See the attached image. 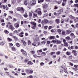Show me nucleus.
Listing matches in <instances>:
<instances>
[{
  "instance_id": "14",
  "label": "nucleus",
  "mask_w": 78,
  "mask_h": 78,
  "mask_svg": "<svg viewBox=\"0 0 78 78\" xmlns=\"http://www.w3.org/2000/svg\"><path fill=\"white\" fill-rule=\"evenodd\" d=\"M55 21L57 24H59V23H60V20L59 19H56L55 20Z\"/></svg>"
},
{
  "instance_id": "39",
  "label": "nucleus",
  "mask_w": 78,
  "mask_h": 78,
  "mask_svg": "<svg viewBox=\"0 0 78 78\" xmlns=\"http://www.w3.org/2000/svg\"><path fill=\"white\" fill-rule=\"evenodd\" d=\"M57 31L60 34H61V30L60 29H58L57 30Z\"/></svg>"
},
{
  "instance_id": "46",
  "label": "nucleus",
  "mask_w": 78,
  "mask_h": 78,
  "mask_svg": "<svg viewBox=\"0 0 78 78\" xmlns=\"http://www.w3.org/2000/svg\"><path fill=\"white\" fill-rule=\"evenodd\" d=\"M66 2H63L62 4V6H64L66 5Z\"/></svg>"
},
{
  "instance_id": "20",
  "label": "nucleus",
  "mask_w": 78,
  "mask_h": 78,
  "mask_svg": "<svg viewBox=\"0 0 78 78\" xmlns=\"http://www.w3.org/2000/svg\"><path fill=\"white\" fill-rule=\"evenodd\" d=\"M43 7L44 9H46L48 7V5L47 4H44L43 5Z\"/></svg>"
},
{
  "instance_id": "8",
  "label": "nucleus",
  "mask_w": 78,
  "mask_h": 78,
  "mask_svg": "<svg viewBox=\"0 0 78 78\" xmlns=\"http://www.w3.org/2000/svg\"><path fill=\"white\" fill-rule=\"evenodd\" d=\"M21 51L22 53V54L25 56H27V54L26 51L24 50L23 49H21Z\"/></svg>"
},
{
  "instance_id": "32",
  "label": "nucleus",
  "mask_w": 78,
  "mask_h": 78,
  "mask_svg": "<svg viewBox=\"0 0 78 78\" xmlns=\"http://www.w3.org/2000/svg\"><path fill=\"white\" fill-rule=\"evenodd\" d=\"M44 0H38V3H42L44 2Z\"/></svg>"
},
{
  "instance_id": "62",
  "label": "nucleus",
  "mask_w": 78,
  "mask_h": 78,
  "mask_svg": "<svg viewBox=\"0 0 78 78\" xmlns=\"http://www.w3.org/2000/svg\"><path fill=\"white\" fill-rule=\"evenodd\" d=\"M35 44V43H33L32 44V45L33 46H34L35 47L37 45L36 44Z\"/></svg>"
},
{
  "instance_id": "4",
  "label": "nucleus",
  "mask_w": 78,
  "mask_h": 78,
  "mask_svg": "<svg viewBox=\"0 0 78 78\" xmlns=\"http://www.w3.org/2000/svg\"><path fill=\"white\" fill-rule=\"evenodd\" d=\"M16 10L17 11H21V12L22 14L24 13L25 11L23 7H18L16 8Z\"/></svg>"
},
{
  "instance_id": "26",
  "label": "nucleus",
  "mask_w": 78,
  "mask_h": 78,
  "mask_svg": "<svg viewBox=\"0 0 78 78\" xmlns=\"http://www.w3.org/2000/svg\"><path fill=\"white\" fill-rule=\"evenodd\" d=\"M16 47H20V44H19V43H17L16 44Z\"/></svg>"
},
{
  "instance_id": "50",
  "label": "nucleus",
  "mask_w": 78,
  "mask_h": 78,
  "mask_svg": "<svg viewBox=\"0 0 78 78\" xmlns=\"http://www.w3.org/2000/svg\"><path fill=\"white\" fill-rule=\"evenodd\" d=\"M44 17H47L48 16V13H45L44 14Z\"/></svg>"
},
{
  "instance_id": "47",
  "label": "nucleus",
  "mask_w": 78,
  "mask_h": 78,
  "mask_svg": "<svg viewBox=\"0 0 78 78\" xmlns=\"http://www.w3.org/2000/svg\"><path fill=\"white\" fill-rule=\"evenodd\" d=\"M33 56L35 58H36L37 57H39V56H37L36 54L34 55Z\"/></svg>"
},
{
  "instance_id": "10",
  "label": "nucleus",
  "mask_w": 78,
  "mask_h": 78,
  "mask_svg": "<svg viewBox=\"0 0 78 78\" xmlns=\"http://www.w3.org/2000/svg\"><path fill=\"white\" fill-rule=\"evenodd\" d=\"M9 28L12 31H13V30H15V28L12 25H10L9 27Z\"/></svg>"
},
{
  "instance_id": "35",
  "label": "nucleus",
  "mask_w": 78,
  "mask_h": 78,
  "mask_svg": "<svg viewBox=\"0 0 78 78\" xmlns=\"http://www.w3.org/2000/svg\"><path fill=\"white\" fill-rule=\"evenodd\" d=\"M28 60L27 59H25L24 60V62L25 63H27V62H28Z\"/></svg>"
},
{
  "instance_id": "53",
  "label": "nucleus",
  "mask_w": 78,
  "mask_h": 78,
  "mask_svg": "<svg viewBox=\"0 0 78 78\" xmlns=\"http://www.w3.org/2000/svg\"><path fill=\"white\" fill-rule=\"evenodd\" d=\"M30 52L31 53H32V54H34L35 53V52L34 51H30Z\"/></svg>"
},
{
  "instance_id": "49",
  "label": "nucleus",
  "mask_w": 78,
  "mask_h": 78,
  "mask_svg": "<svg viewBox=\"0 0 78 78\" xmlns=\"http://www.w3.org/2000/svg\"><path fill=\"white\" fill-rule=\"evenodd\" d=\"M48 28V26H45L44 27V29L45 30H47Z\"/></svg>"
},
{
  "instance_id": "52",
  "label": "nucleus",
  "mask_w": 78,
  "mask_h": 78,
  "mask_svg": "<svg viewBox=\"0 0 78 78\" xmlns=\"http://www.w3.org/2000/svg\"><path fill=\"white\" fill-rule=\"evenodd\" d=\"M70 37H66V39L67 40H70Z\"/></svg>"
},
{
  "instance_id": "45",
  "label": "nucleus",
  "mask_w": 78,
  "mask_h": 78,
  "mask_svg": "<svg viewBox=\"0 0 78 78\" xmlns=\"http://www.w3.org/2000/svg\"><path fill=\"white\" fill-rule=\"evenodd\" d=\"M56 53L57 55H60V53H61V51H58L56 52Z\"/></svg>"
},
{
  "instance_id": "15",
  "label": "nucleus",
  "mask_w": 78,
  "mask_h": 78,
  "mask_svg": "<svg viewBox=\"0 0 78 78\" xmlns=\"http://www.w3.org/2000/svg\"><path fill=\"white\" fill-rule=\"evenodd\" d=\"M12 37L14 39L15 41H19V38L17 37L16 36H12Z\"/></svg>"
},
{
  "instance_id": "24",
  "label": "nucleus",
  "mask_w": 78,
  "mask_h": 78,
  "mask_svg": "<svg viewBox=\"0 0 78 78\" xmlns=\"http://www.w3.org/2000/svg\"><path fill=\"white\" fill-rule=\"evenodd\" d=\"M7 40L8 41V42H11L13 40L12 38H11L9 37H8L7 38Z\"/></svg>"
},
{
  "instance_id": "58",
  "label": "nucleus",
  "mask_w": 78,
  "mask_h": 78,
  "mask_svg": "<svg viewBox=\"0 0 78 78\" xmlns=\"http://www.w3.org/2000/svg\"><path fill=\"white\" fill-rule=\"evenodd\" d=\"M61 23H64V20H61L60 21Z\"/></svg>"
},
{
  "instance_id": "61",
  "label": "nucleus",
  "mask_w": 78,
  "mask_h": 78,
  "mask_svg": "<svg viewBox=\"0 0 78 78\" xmlns=\"http://www.w3.org/2000/svg\"><path fill=\"white\" fill-rule=\"evenodd\" d=\"M49 23H50V24H52V23H53V21L52 20H51L49 21Z\"/></svg>"
},
{
  "instance_id": "19",
  "label": "nucleus",
  "mask_w": 78,
  "mask_h": 78,
  "mask_svg": "<svg viewBox=\"0 0 78 78\" xmlns=\"http://www.w3.org/2000/svg\"><path fill=\"white\" fill-rule=\"evenodd\" d=\"M32 16H33V13H32L31 12H29V17H30V18H31V17H32Z\"/></svg>"
},
{
  "instance_id": "12",
  "label": "nucleus",
  "mask_w": 78,
  "mask_h": 78,
  "mask_svg": "<svg viewBox=\"0 0 78 78\" xmlns=\"http://www.w3.org/2000/svg\"><path fill=\"white\" fill-rule=\"evenodd\" d=\"M76 52L77 51L76 50H73L72 51V53H73L75 56H77V53H76Z\"/></svg>"
},
{
  "instance_id": "2",
  "label": "nucleus",
  "mask_w": 78,
  "mask_h": 78,
  "mask_svg": "<svg viewBox=\"0 0 78 78\" xmlns=\"http://www.w3.org/2000/svg\"><path fill=\"white\" fill-rule=\"evenodd\" d=\"M57 12L58 13H57L56 12H55L54 13V14L55 16L58 17L59 16V15H60V14H62V12H63V10L62 9H61L57 11Z\"/></svg>"
},
{
  "instance_id": "48",
  "label": "nucleus",
  "mask_w": 78,
  "mask_h": 78,
  "mask_svg": "<svg viewBox=\"0 0 78 78\" xmlns=\"http://www.w3.org/2000/svg\"><path fill=\"white\" fill-rule=\"evenodd\" d=\"M5 72V73H7V74H6V75H9H9H9V72Z\"/></svg>"
},
{
  "instance_id": "25",
  "label": "nucleus",
  "mask_w": 78,
  "mask_h": 78,
  "mask_svg": "<svg viewBox=\"0 0 78 78\" xmlns=\"http://www.w3.org/2000/svg\"><path fill=\"white\" fill-rule=\"evenodd\" d=\"M23 16L25 18H27V17H28V14H27V13H26L24 14L23 15Z\"/></svg>"
},
{
  "instance_id": "38",
  "label": "nucleus",
  "mask_w": 78,
  "mask_h": 78,
  "mask_svg": "<svg viewBox=\"0 0 78 78\" xmlns=\"http://www.w3.org/2000/svg\"><path fill=\"white\" fill-rule=\"evenodd\" d=\"M5 44V42L4 41H2L0 43V45H3Z\"/></svg>"
},
{
  "instance_id": "34",
  "label": "nucleus",
  "mask_w": 78,
  "mask_h": 78,
  "mask_svg": "<svg viewBox=\"0 0 78 78\" xmlns=\"http://www.w3.org/2000/svg\"><path fill=\"white\" fill-rule=\"evenodd\" d=\"M28 64L29 65H32V64H33V63L31 61H29L28 62Z\"/></svg>"
},
{
  "instance_id": "13",
  "label": "nucleus",
  "mask_w": 78,
  "mask_h": 78,
  "mask_svg": "<svg viewBox=\"0 0 78 78\" xmlns=\"http://www.w3.org/2000/svg\"><path fill=\"white\" fill-rule=\"evenodd\" d=\"M11 48L12 51H17V49H16V47L14 46H12Z\"/></svg>"
},
{
  "instance_id": "18",
  "label": "nucleus",
  "mask_w": 78,
  "mask_h": 78,
  "mask_svg": "<svg viewBox=\"0 0 78 78\" xmlns=\"http://www.w3.org/2000/svg\"><path fill=\"white\" fill-rule=\"evenodd\" d=\"M35 41L36 42H37L39 41V37H36L35 39Z\"/></svg>"
},
{
  "instance_id": "55",
  "label": "nucleus",
  "mask_w": 78,
  "mask_h": 78,
  "mask_svg": "<svg viewBox=\"0 0 78 78\" xmlns=\"http://www.w3.org/2000/svg\"><path fill=\"white\" fill-rule=\"evenodd\" d=\"M9 44L10 47H12V46H13V44H12V43H9Z\"/></svg>"
},
{
  "instance_id": "40",
  "label": "nucleus",
  "mask_w": 78,
  "mask_h": 78,
  "mask_svg": "<svg viewBox=\"0 0 78 78\" xmlns=\"http://www.w3.org/2000/svg\"><path fill=\"white\" fill-rule=\"evenodd\" d=\"M24 4L26 6H27V5H28V2H27V1H24Z\"/></svg>"
},
{
  "instance_id": "22",
  "label": "nucleus",
  "mask_w": 78,
  "mask_h": 78,
  "mask_svg": "<svg viewBox=\"0 0 78 78\" xmlns=\"http://www.w3.org/2000/svg\"><path fill=\"white\" fill-rule=\"evenodd\" d=\"M33 16L34 18H35L36 17H37V14H35V13H34L33 14Z\"/></svg>"
},
{
  "instance_id": "41",
  "label": "nucleus",
  "mask_w": 78,
  "mask_h": 78,
  "mask_svg": "<svg viewBox=\"0 0 78 78\" xmlns=\"http://www.w3.org/2000/svg\"><path fill=\"white\" fill-rule=\"evenodd\" d=\"M74 7H77L78 8V4H75L73 5Z\"/></svg>"
},
{
  "instance_id": "60",
  "label": "nucleus",
  "mask_w": 78,
  "mask_h": 78,
  "mask_svg": "<svg viewBox=\"0 0 78 78\" xmlns=\"http://www.w3.org/2000/svg\"><path fill=\"white\" fill-rule=\"evenodd\" d=\"M74 47L75 48V49H78V46L76 45H75L74 46Z\"/></svg>"
},
{
  "instance_id": "17",
  "label": "nucleus",
  "mask_w": 78,
  "mask_h": 78,
  "mask_svg": "<svg viewBox=\"0 0 78 78\" xmlns=\"http://www.w3.org/2000/svg\"><path fill=\"white\" fill-rule=\"evenodd\" d=\"M56 42L57 44H60L61 43V41L58 40H56Z\"/></svg>"
},
{
  "instance_id": "63",
  "label": "nucleus",
  "mask_w": 78,
  "mask_h": 78,
  "mask_svg": "<svg viewBox=\"0 0 78 78\" xmlns=\"http://www.w3.org/2000/svg\"><path fill=\"white\" fill-rule=\"evenodd\" d=\"M54 8V9H57L58 8V7L57 6H55Z\"/></svg>"
},
{
  "instance_id": "6",
  "label": "nucleus",
  "mask_w": 78,
  "mask_h": 78,
  "mask_svg": "<svg viewBox=\"0 0 78 78\" xmlns=\"http://www.w3.org/2000/svg\"><path fill=\"white\" fill-rule=\"evenodd\" d=\"M48 23V20H47V19H45L44 20H43L41 22V23L43 24V25H44V24H46Z\"/></svg>"
},
{
  "instance_id": "28",
  "label": "nucleus",
  "mask_w": 78,
  "mask_h": 78,
  "mask_svg": "<svg viewBox=\"0 0 78 78\" xmlns=\"http://www.w3.org/2000/svg\"><path fill=\"white\" fill-rule=\"evenodd\" d=\"M27 42H28V45H31V42L30 40H28Z\"/></svg>"
},
{
  "instance_id": "3",
  "label": "nucleus",
  "mask_w": 78,
  "mask_h": 78,
  "mask_svg": "<svg viewBox=\"0 0 78 78\" xmlns=\"http://www.w3.org/2000/svg\"><path fill=\"white\" fill-rule=\"evenodd\" d=\"M30 23H31L32 25H33V26L31 27V28L33 29V30H35L36 28L37 27L36 23L35 22H30Z\"/></svg>"
},
{
  "instance_id": "42",
  "label": "nucleus",
  "mask_w": 78,
  "mask_h": 78,
  "mask_svg": "<svg viewBox=\"0 0 78 78\" xmlns=\"http://www.w3.org/2000/svg\"><path fill=\"white\" fill-rule=\"evenodd\" d=\"M12 4H15L16 3V0H13L12 1Z\"/></svg>"
},
{
  "instance_id": "31",
  "label": "nucleus",
  "mask_w": 78,
  "mask_h": 78,
  "mask_svg": "<svg viewBox=\"0 0 78 78\" xmlns=\"http://www.w3.org/2000/svg\"><path fill=\"white\" fill-rule=\"evenodd\" d=\"M70 36H73V38H75V35H74V34L73 33L71 34Z\"/></svg>"
},
{
  "instance_id": "16",
  "label": "nucleus",
  "mask_w": 78,
  "mask_h": 78,
  "mask_svg": "<svg viewBox=\"0 0 78 78\" xmlns=\"http://www.w3.org/2000/svg\"><path fill=\"white\" fill-rule=\"evenodd\" d=\"M21 43H23L24 46H26L27 45V44L26 43V42L23 40L21 41Z\"/></svg>"
},
{
  "instance_id": "43",
  "label": "nucleus",
  "mask_w": 78,
  "mask_h": 78,
  "mask_svg": "<svg viewBox=\"0 0 78 78\" xmlns=\"http://www.w3.org/2000/svg\"><path fill=\"white\" fill-rule=\"evenodd\" d=\"M9 36H13V34H12V33H10L9 34Z\"/></svg>"
},
{
  "instance_id": "64",
  "label": "nucleus",
  "mask_w": 78,
  "mask_h": 78,
  "mask_svg": "<svg viewBox=\"0 0 78 78\" xmlns=\"http://www.w3.org/2000/svg\"><path fill=\"white\" fill-rule=\"evenodd\" d=\"M54 54H55V52H52L51 53V55H53Z\"/></svg>"
},
{
  "instance_id": "1",
  "label": "nucleus",
  "mask_w": 78,
  "mask_h": 78,
  "mask_svg": "<svg viewBox=\"0 0 78 78\" xmlns=\"http://www.w3.org/2000/svg\"><path fill=\"white\" fill-rule=\"evenodd\" d=\"M36 1L35 0H33L30 1L29 4H28L27 5V7L28 8H30V7H31L32 6L36 4Z\"/></svg>"
},
{
  "instance_id": "57",
  "label": "nucleus",
  "mask_w": 78,
  "mask_h": 78,
  "mask_svg": "<svg viewBox=\"0 0 78 78\" xmlns=\"http://www.w3.org/2000/svg\"><path fill=\"white\" fill-rule=\"evenodd\" d=\"M72 58H73V56L72 55H70L69 57V59H72Z\"/></svg>"
},
{
  "instance_id": "30",
  "label": "nucleus",
  "mask_w": 78,
  "mask_h": 78,
  "mask_svg": "<svg viewBox=\"0 0 78 78\" xmlns=\"http://www.w3.org/2000/svg\"><path fill=\"white\" fill-rule=\"evenodd\" d=\"M7 2V0H2V3H6Z\"/></svg>"
},
{
  "instance_id": "9",
  "label": "nucleus",
  "mask_w": 78,
  "mask_h": 78,
  "mask_svg": "<svg viewBox=\"0 0 78 78\" xmlns=\"http://www.w3.org/2000/svg\"><path fill=\"white\" fill-rule=\"evenodd\" d=\"M62 69L63 70H64V72L66 73H67L68 72L67 71V68L65 66H61Z\"/></svg>"
},
{
  "instance_id": "7",
  "label": "nucleus",
  "mask_w": 78,
  "mask_h": 78,
  "mask_svg": "<svg viewBox=\"0 0 78 78\" xmlns=\"http://www.w3.org/2000/svg\"><path fill=\"white\" fill-rule=\"evenodd\" d=\"M26 72L28 74H31V73H33V70H31L30 69H26Z\"/></svg>"
},
{
  "instance_id": "23",
  "label": "nucleus",
  "mask_w": 78,
  "mask_h": 78,
  "mask_svg": "<svg viewBox=\"0 0 78 78\" xmlns=\"http://www.w3.org/2000/svg\"><path fill=\"white\" fill-rule=\"evenodd\" d=\"M66 54L68 56H70L71 55V52L70 51H67L66 52Z\"/></svg>"
},
{
  "instance_id": "59",
  "label": "nucleus",
  "mask_w": 78,
  "mask_h": 78,
  "mask_svg": "<svg viewBox=\"0 0 78 78\" xmlns=\"http://www.w3.org/2000/svg\"><path fill=\"white\" fill-rule=\"evenodd\" d=\"M52 28H53V27H52V26H50L48 27V29L50 30Z\"/></svg>"
},
{
  "instance_id": "44",
  "label": "nucleus",
  "mask_w": 78,
  "mask_h": 78,
  "mask_svg": "<svg viewBox=\"0 0 78 78\" xmlns=\"http://www.w3.org/2000/svg\"><path fill=\"white\" fill-rule=\"evenodd\" d=\"M69 17H70V18H72V19H75V17L72 16V15H70Z\"/></svg>"
},
{
  "instance_id": "21",
  "label": "nucleus",
  "mask_w": 78,
  "mask_h": 78,
  "mask_svg": "<svg viewBox=\"0 0 78 78\" xmlns=\"http://www.w3.org/2000/svg\"><path fill=\"white\" fill-rule=\"evenodd\" d=\"M70 20V18H67L65 20V22H66V23H68L69 22V21Z\"/></svg>"
},
{
  "instance_id": "29",
  "label": "nucleus",
  "mask_w": 78,
  "mask_h": 78,
  "mask_svg": "<svg viewBox=\"0 0 78 78\" xmlns=\"http://www.w3.org/2000/svg\"><path fill=\"white\" fill-rule=\"evenodd\" d=\"M55 37L54 36H51L49 37V39H55Z\"/></svg>"
},
{
  "instance_id": "33",
  "label": "nucleus",
  "mask_w": 78,
  "mask_h": 78,
  "mask_svg": "<svg viewBox=\"0 0 78 78\" xmlns=\"http://www.w3.org/2000/svg\"><path fill=\"white\" fill-rule=\"evenodd\" d=\"M64 45L65 46H66V47H68L69 46L68 43H67V42L65 43L64 44Z\"/></svg>"
},
{
  "instance_id": "54",
  "label": "nucleus",
  "mask_w": 78,
  "mask_h": 78,
  "mask_svg": "<svg viewBox=\"0 0 78 78\" xmlns=\"http://www.w3.org/2000/svg\"><path fill=\"white\" fill-rule=\"evenodd\" d=\"M61 1H56V3H58V4H60L61 3Z\"/></svg>"
},
{
  "instance_id": "36",
  "label": "nucleus",
  "mask_w": 78,
  "mask_h": 78,
  "mask_svg": "<svg viewBox=\"0 0 78 78\" xmlns=\"http://www.w3.org/2000/svg\"><path fill=\"white\" fill-rule=\"evenodd\" d=\"M51 43L52 44V43H54V44H56V40H52L51 42Z\"/></svg>"
},
{
  "instance_id": "11",
  "label": "nucleus",
  "mask_w": 78,
  "mask_h": 78,
  "mask_svg": "<svg viewBox=\"0 0 78 78\" xmlns=\"http://www.w3.org/2000/svg\"><path fill=\"white\" fill-rule=\"evenodd\" d=\"M14 26L16 28H18L19 27V24L18 23H16L14 24Z\"/></svg>"
},
{
  "instance_id": "37",
  "label": "nucleus",
  "mask_w": 78,
  "mask_h": 78,
  "mask_svg": "<svg viewBox=\"0 0 78 78\" xmlns=\"http://www.w3.org/2000/svg\"><path fill=\"white\" fill-rule=\"evenodd\" d=\"M4 33L5 34H8V33H9V31H8L7 30H4Z\"/></svg>"
},
{
  "instance_id": "5",
  "label": "nucleus",
  "mask_w": 78,
  "mask_h": 78,
  "mask_svg": "<svg viewBox=\"0 0 78 78\" xmlns=\"http://www.w3.org/2000/svg\"><path fill=\"white\" fill-rule=\"evenodd\" d=\"M35 12L37 14H38L39 16H41L42 15V12L41 11V8L37 9L35 10Z\"/></svg>"
},
{
  "instance_id": "51",
  "label": "nucleus",
  "mask_w": 78,
  "mask_h": 78,
  "mask_svg": "<svg viewBox=\"0 0 78 78\" xmlns=\"http://www.w3.org/2000/svg\"><path fill=\"white\" fill-rule=\"evenodd\" d=\"M62 35H65V34H66V32L65 31H62Z\"/></svg>"
},
{
  "instance_id": "27",
  "label": "nucleus",
  "mask_w": 78,
  "mask_h": 78,
  "mask_svg": "<svg viewBox=\"0 0 78 78\" xmlns=\"http://www.w3.org/2000/svg\"><path fill=\"white\" fill-rule=\"evenodd\" d=\"M66 33L67 34H70V30H67L66 31Z\"/></svg>"
},
{
  "instance_id": "56",
  "label": "nucleus",
  "mask_w": 78,
  "mask_h": 78,
  "mask_svg": "<svg viewBox=\"0 0 78 78\" xmlns=\"http://www.w3.org/2000/svg\"><path fill=\"white\" fill-rule=\"evenodd\" d=\"M40 65L41 66H44V63L43 62H41L40 63Z\"/></svg>"
}]
</instances>
